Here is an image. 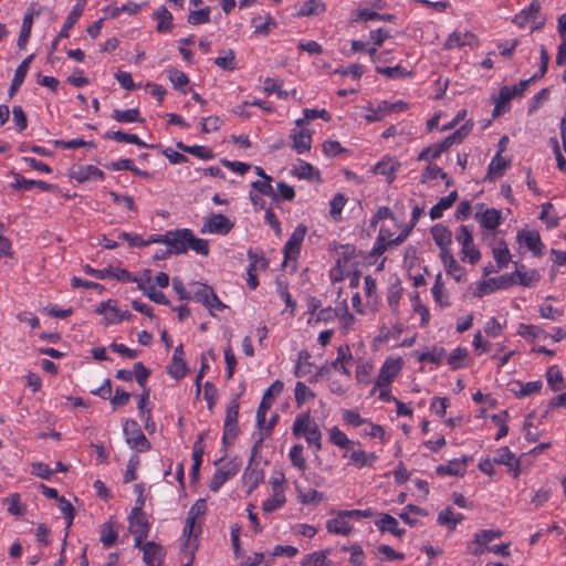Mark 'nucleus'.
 <instances>
[{"mask_svg": "<svg viewBox=\"0 0 566 566\" xmlns=\"http://www.w3.org/2000/svg\"><path fill=\"white\" fill-rule=\"evenodd\" d=\"M326 6L324 2L319 0H308L303 3L302 8L298 11V15L310 17V15H318L324 12Z\"/></svg>", "mask_w": 566, "mask_h": 566, "instance_id": "obj_40", "label": "nucleus"}, {"mask_svg": "<svg viewBox=\"0 0 566 566\" xmlns=\"http://www.w3.org/2000/svg\"><path fill=\"white\" fill-rule=\"evenodd\" d=\"M353 360V355L350 353L349 346L344 345L337 348V357L334 361H332L331 367L333 369H338L339 366L345 365Z\"/></svg>", "mask_w": 566, "mask_h": 566, "instance_id": "obj_52", "label": "nucleus"}, {"mask_svg": "<svg viewBox=\"0 0 566 566\" xmlns=\"http://www.w3.org/2000/svg\"><path fill=\"white\" fill-rule=\"evenodd\" d=\"M314 392L302 381L296 382L295 386V400L297 406L303 405L307 399L314 398Z\"/></svg>", "mask_w": 566, "mask_h": 566, "instance_id": "obj_54", "label": "nucleus"}, {"mask_svg": "<svg viewBox=\"0 0 566 566\" xmlns=\"http://www.w3.org/2000/svg\"><path fill=\"white\" fill-rule=\"evenodd\" d=\"M407 103L402 101H398L395 103H389L387 101L381 102L377 107H373L371 105L367 107L368 114L365 115V119L368 123L379 122L387 114L390 113H399L407 108Z\"/></svg>", "mask_w": 566, "mask_h": 566, "instance_id": "obj_7", "label": "nucleus"}, {"mask_svg": "<svg viewBox=\"0 0 566 566\" xmlns=\"http://www.w3.org/2000/svg\"><path fill=\"white\" fill-rule=\"evenodd\" d=\"M326 527L329 533L338 535H348L352 532V527L346 517L342 515V511L338 512L337 517L327 521Z\"/></svg>", "mask_w": 566, "mask_h": 566, "instance_id": "obj_32", "label": "nucleus"}, {"mask_svg": "<svg viewBox=\"0 0 566 566\" xmlns=\"http://www.w3.org/2000/svg\"><path fill=\"white\" fill-rule=\"evenodd\" d=\"M59 502H60V510L64 514V517L66 520V534H65V537L63 539V545H65L66 544V537H67V534H69L67 531H69V528L73 524V520H74V515H75V510H74L73 505L70 503V501H67L64 496H61L59 499Z\"/></svg>", "mask_w": 566, "mask_h": 566, "instance_id": "obj_42", "label": "nucleus"}, {"mask_svg": "<svg viewBox=\"0 0 566 566\" xmlns=\"http://www.w3.org/2000/svg\"><path fill=\"white\" fill-rule=\"evenodd\" d=\"M394 19V15L391 14H380L375 11H369L367 9L359 10L357 12V15L353 18L352 20L357 22L360 20L368 21V20H385V21H391Z\"/></svg>", "mask_w": 566, "mask_h": 566, "instance_id": "obj_49", "label": "nucleus"}, {"mask_svg": "<svg viewBox=\"0 0 566 566\" xmlns=\"http://www.w3.org/2000/svg\"><path fill=\"white\" fill-rule=\"evenodd\" d=\"M96 313L99 315H104V319L106 324H117L119 323V310L116 306V301L108 300L106 302H102L97 308Z\"/></svg>", "mask_w": 566, "mask_h": 566, "instance_id": "obj_25", "label": "nucleus"}, {"mask_svg": "<svg viewBox=\"0 0 566 566\" xmlns=\"http://www.w3.org/2000/svg\"><path fill=\"white\" fill-rule=\"evenodd\" d=\"M303 566H328V560L325 552H315L307 555L303 560Z\"/></svg>", "mask_w": 566, "mask_h": 566, "instance_id": "obj_61", "label": "nucleus"}, {"mask_svg": "<svg viewBox=\"0 0 566 566\" xmlns=\"http://www.w3.org/2000/svg\"><path fill=\"white\" fill-rule=\"evenodd\" d=\"M518 241L526 245L535 255L542 254L543 244L537 231H522L518 233Z\"/></svg>", "mask_w": 566, "mask_h": 566, "instance_id": "obj_24", "label": "nucleus"}, {"mask_svg": "<svg viewBox=\"0 0 566 566\" xmlns=\"http://www.w3.org/2000/svg\"><path fill=\"white\" fill-rule=\"evenodd\" d=\"M517 284L532 287L537 284L541 279L536 270H526L524 265L516 266Z\"/></svg>", "mask_w": 566, "mask_h": 566, "instance_id": "obj_30", "label": "nucleus"}, {"mask_svg": "<svg viewBox=\"0 0 566 566\" xmlns=\"http://www.w3.org/2000/svg\"><path fill=\"white\" fill-rule=\"evenodd\" d=\"M254 454L252 453L251 460L248 467L244 470L243 479L244 482L249 485V492H252L258 485L263 481L264 474L263 471L258 468V465H253Z\"/></svg>", "mask_w": 566, "mask_h": 566, "instance_id": "obj_23", "label": "nucleus"}, {"mask_svg": "<svg viewBox=\"0 0 566 566\" xmlns=\"http://www.w3.org/2000/svg\"><path fill=\"white\" fill-rule=\"evenodd\" d=\"M347 201V198L343 193H336L331 200L329 214L333 219L337 220L342 213V210Z\"/></svg>", "mask_w": 566, "mask_h": 566, "instance_id": "obj_57", "label": "nucleus"}, {"mask_svg": "<svg viewBox=\"0 0 566 566\" xmlns=\"http://www.w3.org/2000/svg\"><path fill=\"white\" fill-rule=\"evenodd\" d=\"M375 525L380 532H389L397 537H401L406 533L405 528L399 527L398 521L387 513L380 514V517L375 522Z\"/></svg>", "mask_w": 566, "mask_h": 566, "instance_id": "obj_18", "label": "nucleus"}, {"mask_svg": "<svg viewBox=\"0 0 566 566\" xmlns=\"http://www.w3.org/2000/svg\"><path fill=\"white\" fill-rule=\"evenodd\" d=\"M331 442L335 446L348 449L350 446L355 444V441H352L347 438V436L337 427H333L329 431Z\"/></svg>", "mask_w": 566, "mask_h": 566, "instance_id": "obj_44", "label": "nucleus"}, {"mask_svg": "<svg viewBox=\"0 0 566 566\" xmlns=\"http://www.w3.org/2000/svg\"><path fill=\"white\" fill-rule=\"evenodd\" d=\"M431 234L441 253L449 251L451 244V231L443 224L438 223L431 228Z\"/></svg>", "mask_w": 566, "mask_h": 566, "instance_id": "obj_19", "label": "nucleus"}, {"mask_svg": "<svg viewBox=\"0 0 566 566\" xmlns=\"http://www.w3.org/2000/svg\"><path fill=\"white\" fill-rule=\"evenodd\" d=\"M458 199V192L455 190L451 191L448 196L446 197H442L438 203H436L431 209H430V218L432 220H437L439 218L442 217L443 214V211L451 208L453 206V203L457 201Z\"/></svg>", "mask_w": 566, "mask_h": 566, "instance_id": "obj_26", "label": "nucleus"}, {"mask_svg": "<svg viewBox=\"0 0 566 566\" xmlns=\"http://www.w3.org/2000/svg\"><path fill=\"white\" fill-rule=\"evenodd\" d=\"M188 23L192 25H199L210 22V7L202 8L200 10H191L188 14Z\"/></svg>", "mask_w": 566, "mask_h": 566, "instance_id": "obj_46", "label": "nucleus"}, {"mask_svg": "<svg viewBox=\"0 0 566 566\" xmlns=\"http://www.w3.org/2000/svg\"><path fill=\"white\" fill-rule=\"evenodd\" d=\"M313 132L302 128L300 130L293 129L291 132L292 148L297 154H304L311 149Z\"/></svg>", "mask_w": 566, "mask_h": 566, "instance_id": "obj_12", "label": "nucleus"}, {"mask_svg": "<svg viewBox=\"0 0 566 566\" xmlns=\"http://www.w3.org/2000/svg\"><path fill=\"white\" fill-rule=\"evenodd\" d=\"M535 80H536V75H533L531 78L523 80L512 86L501 87L499 95H497V116L506 113L510 109V107L507 106V103L516 96H522L523 93L528 87L530 83Z\"/></svg>", "mask_w": 566, "mask_h": 566, "instance_id": "obj_1", "label": "nucleus"}, {"mask_svg": "<svg viewBox=\"0 0 566 566\" xmlns=\"http://www.w3.org/2000/svg\"><path fill=\"white\" fill-rule=\"evenodd\" d=\"M117 531L113 527L111 522L104 523L101 528L99 541L105 547H111L117 541Z\"/></svg>", "mask_w": 566, "mask_h": 566, "instance_id": "obj_43", "label": "nucleus"}, {"mask_svg": "<svg viewBox=\"0 0 566 566\" xmlns=\"http://www.w3.org/2000/svg\"><path fill=\"white\" fill-rule=\"evenodd\" d=\"M12 176L14 178V182L11 184V187H13L15 189L30 190L33 187H36L42 191H52L55 188V186L48 184L45 181H42V180L25 179L23 176H21L18 172H12Z\"/></svg>", "mask_w": 566, "mask_h": 566, "instance_id": "obj_15", "label": "nucleus"}, {"mask_svg": "<svg viewBox=\"0 0 566 566\" xmlns=\"http://www.w3.org/2000/svg\"><path fill=\"white\" fill-rule=\"evenodd\" d=\"M467 468V461L465 460H451L447 464L438 465L436 469V472L439 475H459L462 474L465 471Z\"/></svg>", "mask_w": 566, "mask_h": 566, "instance_id": "obj_33", "label": "nucleus"}, {"mask_svg": "<svg viewBox=\"0 0 566 566\" xmlns=\"http://www.w3.org/2000/svg\"><path fill=\"white\" fill-rule=\"evenodd\" d=\"M233 228V223L221 213H211L205 219L201 233L228 234Z\"/></svg>", "mask_w": 566, "mask_h": 566, "instance_id": "obj_8", "label": "nucleus"}, {"mask_svg": "<svg viewBox=\"0 0 566 566\" xmlns=\"http://www.w3.org/2000/svg\"><path fill=\"white\" fill-rule=\"evenodd\" d=\"M34 14H39V11L35 12V11H33L32 8H30L29 12L24 15V18L22 20V27H21L19 39H18V46L20 49H24L29 41Z\"/></svg>", "mask_w": 566, "mask_h": 566, "instance_id": "obj_31", "label": "nucleus"}, {"mask_svg": "<svg viewBox=\"0 0 566 566\" xmlns=\"http://www.w3.org/2000/svg\"><path fill=\"white\" fill-rule=\"evenodd\" d=\"M468 356V350L463 347L455 348L448 358V364L453 369H459L463 366V361Z\"/></svg>", "mask_w": 566, "mask_h": 566, "instance_id": "obj_55", "label": "nucleus"}, {"mask_svg": "<svg viewBox=\"0 0 566 566\" xmlns=\"http://www.w3.org/2000/svg\"><path fill=\"white\" fill-rule=\"evenodd\" d=\"M104 138L114 139L118 143H130L143 148H157V145L146 144L135 134L123 133L120 130L107 132Z\"/></svg>", "mask_w": 566, "mask_h": 566, "instance_id": "obj_22", "label": "nucleus"}, {"mask_svg": "<svg viewBox=\"0 0 566 566\" xmlns=\"http://www.w3.org/2000/svg\"><path fill=\"white\" fill-rule=\"evenodd\" d=\"M168 77L176 90H181L189 83L188 76L177 69L168 70Z\"/></svg>", "mask_w": 566, "mask_h": 566, "instance_id": "obj_56", "label": "nucleus"}, {"mask_svg": "<svg viewBox=\"0 0 566 566\" xmlns=\"http://www.w3.org/2000/svg\"><path fill=\"white\" fill-rule=\"evenodd\" d=\"M69 177L82 184L90 180H103L105 174L93 165H73L69 170Z\"/></svg>", "mask_w": 566, "mask_h": 566, "instance_id": "obj_9", "label": "nucleus"}, {"mask_svg": "<svg viewBox=\"0 0 566 566\" xmlns=\"http://www.w3.org/2000/svg\"><path fill=\"white\" fill-rule=\"evenodd\" d=\"M514 22L520 27L531 23L533 30L543 28L545 18L541 14V3L538 0H533L528 8L522 10L521 13L515 17Z\"/></svg>", "mask_w": 566, "mask_h": 566, "instance_id": "obj_2", "label": "nucleus"}, {"mask_svg": "<svg viewBox=\"0 0 566 566\" xmlns=\"http://www.w3.org/2000/svg\"><path fill=\"white\" fill-rule=\"evenodd\" d=\"M190 235V229H177L167 231L164 238H166V245L172 254H182L188 251Z\"/></svg>", "mask_w": 566, "mask_h": 566, "instance_id": "obj_5", "label": "nucleus"}, {"mask_svg": "<svg viewBox=\"0 0 566 566\" xmlns=\"http://www.w3.org/2000/svg\"><path fill=\"white\" fill-rule=\"evenodd\" d=\"M286 499L282 490H275V493L273 492V496L271 499H268L262 504V510L264 513H271L275 511L276 509L284 505Z\"/></svg>", "mask_w": 566, "mask_h": 566, "instance_id": "obj_41", "label": "nucleus"}, {"mask_svg": "<svg viewBox=\"0 0 566 566\" xmlns=\"http://www.w3.org/2000/svg\"><path fill=\"white\" fill-rule=\"evenodd\" d=\"M282 85L281 80L266 77L264 80V92L266 94L276 93L279 97H287V92L282 90Z\"/></svg>", "mask_w": 566, "mask_h": 566, "instance_id": "obj_51", "label": "nucleus"}, {"mask_svg": "<svg viewBox=\"0 0 566 566\" xmlns=\"http://www.w3.org/2000/svg\"><path fill=\"white\" fill-rule=\"evenodd\" d=\"M129 399L130 394L120 387H117L115 389V395L109 398L113 409L127 405Z\"/></svg>", "mask_w": 566, "mask_h": 566, "instance_id": "obj_62", "label": "nucleus"}, {"mask_svg": "<svg viewBox=\"0 0 566 566\" xmlns=\"http://www.w3.org/2000/svg\"><path fill=\"white\" fill-rule=\"evenodd\" d=\"M352 463L357 468L371 467L377 460L375 453H367L363 450H355L349 455Z\"/></svg>", "mask_w": 566, "mask_h": 566, "instance_id": "obj_37", "label": "nucleus"}, {"mask_svg": "<svg viewBox=\"0 0 566 566\" xmlns=\"http://www.w3.org/2000/svg\"><path fill=\"white\" fill-rule=\"evenodd\" d=\"M129 531L132 534H148L149 523L145 513L139 507H134L128 516Z\"/></svg>", "mask_w": 566, "mask_h": 566, "instance_id": "obj_14", "label": "nucleus"}, {"mask_svg": "<svg viewBox=\"0 0 566 566\" xmlns=\"http://www.w3.org/2000/svg\"><path fill=\"white\" fill-rule=\"evenodd\" d=\"M495 539V531L493 530H482L474 534V538L470 541L467 545V551L469 554L479 556L484 553L493 551L489 544Z\"/></svg>", "mask_w": 566, "mask_h": 566, "instance_id": "obj_6", "label": "nucleus"}, {"mask_svg": "<svg viewBox=\"0 0 566 566\" xmlns=\"http://www.w3.org/2000/svg\"><path fill=\"white\" fill-rule=\"evenodd\" d=\"M441 259L444 264L446 271L449 275L453 276L455 281H461L463 276V268L453 258L451 251L441 253Z\"/></svg>", "mask_w": 566, "mask_h": 566, "instance_id": "obj_27", "label": "nucleus"}, {"mask_svg": "<svg viewBox=\"0 0 566 566\" xmlns=\"http://www.w3.org/2000/svg\"><path fill=\"white\" fill-rule=\"evenodd\" d=\"M112 118L118 123H144V118L140 117L138 108L125 111L114 109Z\"/></svg>", "mask_w": 566, "mask_h": 566, "instance_id": "obj_34", "label": "nucleus"}, {"mask_svg": "<svg viewBox=\"0 0 566 566\" xmlns=\"http://www.w3.org/2000/svg\"><path fill=\"white\" fill-rule=\"evenodd\" d=\"M85 7V0H78L75 7L72 9L70 14L67 15L62 30L59 32V38H67L70 29L76 23L78 18L81 17Z\"/></svg>", "mask_w": 566, "mask_h": 566, "instance_id": "obj_29", "label": "nucleus"}, {"mask_svg": "<svg viewBox=\"0 0 566 566\" xmlns=\"http://www.w3.org/2000/svg\"><path fill=\"white\" fill-rule=\"evenodd\" d=\"M399 167L400 163L396 158L386 157L374 167V172L386 176L387 182L391 184Z\"/></svg>", "mask_w": 566, "mask_h": 566, "instance_id": "obj_20", "label": "nucleus"}, {"mask_svg": "<svg viewBox=\"0 0 566 566\" xmlns=\"http://www.w3.org/2000/svg\"><path fill=\"white\" fill-rule=\"evenodd\" d=\"M124 434L126 436V442L139 451L144 452L150 449V443L140 431L138 423L135 420L128 419L125 421L123 427Z\"/></svg>", "mask_w": 566, "mask_h": 566, "instance_id": "obj_4", "label": "nucleus"}, {"mask_svg": "<svg viewBox=\"0 0 566 566\" xmlns=\"http://www.w3.org/2000/svg\"><path fill=\"white\" fill-rule=\"evenodd\" d=\"M188 249H191L201 255L209 254L208 241L206 239L196 238L192 232L188 242Z\"/></svg>", "mask_w": 566, "mask_h": 566, "instance_id": "obj_58", "label": "nucleus"}, {"mask_svg": "<svg viewBox=\"0 0 566 566\" xmlns=\"http://www.w3.org/2000/svg\"><path fill=\"white\" fill-rule=\"evenodd\" d=\"M143 559L147 566H154L156 560L158 565H160L165 556L163 546L155 542H146L143 546Z\"/></svg>", "mask_w": 566, "mask_h": 566, "instance_id": "obj_17", "label": "nucleus"}, {"mask_svg": "<svg viewBox=\"0 0 566 566\" xmlns=\"http://www.w3.org/2000/svg\"><path fill=\"white\" fill-rule=\"evenodd\" d=\"M33 57H34V54L29 55L17 67L14 76H13V80H12V83H11L10 88H9V95L11 97L15 94V92L22 85V83H23V81L25 78V75H27V73H28V71L30 69V64H31Z\"/></svg>", "mask_w": 566, "mask_h": 566, "instance_id": "obj_21", "label": "nucleus"}, {"mask_svg": "<svg viewBox=\"0 0 566 566\" xmlns=\"http://www.w3.org/2000/svg\"><path fill=\"white\" fill-rule=\"evenodd\" d=\"M214 64L224 71H234L237 69L235 53L229 49L224 56L214 59Z\"/></svg>", "mask_w": 566, "mask_h": 566, "instance_id": "obj_45", "label": "nucleus"}, {"mask_svg": "<svg viewBox=\"0 0 566 566\" xmlns=\"http://www.w3.org/2000/svg\"><path fill=\"white\" fill-rule=\"evenodd\" d=\"M132 373H133V377L136 378V381L138 382V385L140 387L146 388L145 386H146L147 379L150 375L149 369L146 368L142 361H138V363L134 364V370Z\"/></svg>", "mask_w": 566, "mask_h": 566, "instance_id": "obj_59", "label": "nucleus"}, {"mask_svg": "<svg viewBox=\"0 0 566 566\" xmlns=\"http://www.w3.org/2000/svg\"><path fill=\"white\" fill-rule=\"evenodd\" d=\"M155 18L158 20L156 30L159 33H165L171 30L172 28V14L168 9L161 6L156 12Z\"/></svg>", "mask_w": 566, "mask_h": 566, "instance_id": "obj_35", "label": "nucleus"}, {"mask_svg": "<svg viewBox=\"0 0 566 566\" xmlns=\"http://www.w3.org/2000/svg\"><path fill=\"white\" fill-rule=\"evenodd\" d=\"M307 228L304 224H300L295 228L290 239L284 245V263L289 260L295 261L297 255L300 254L301 244L305 238Z\"/></svg>", "mask_w": 566, "mask_h": 566, "instance_id": "obj_10", "label": "nucleus"}, {"mask_svg": "<svg viewBox=\"0 0 566 566\" xmlns=\"http://www.w3.org/2000/svg\"><path fill=\"white\" fill-rule=\"evenodd\" d=\"M239 402L234 399L227 408L224 426H223V444H231L239 433L238 427Z\"/></svg>", "mask_w": 566, "mask_h": 566, "instance_id": "obj_3", "label": "nucleus"}, {"mask_svg": "<svg viewBox=\"0 0 566 566\" xmlns=\"http://www.w3.org/2000/svg\"><path fill=\"white\" fill-rule=\"evenodd\" d=\"M167 371L170 376L176 379H181L187 374V366L184 358H172L171 363L167 367Z\"/></svg>", "mask_w": 566, "mask_h": 566, "instance_id": "obj_47", "label": "nucleus"}, {"mask_svg": "<svg viewBox=\"0 0 566 566\" xmlns=\"http://www.w3.org/2000/svg\"><path fill=\"white\" fill-rule=\"evenodd\" d=\"M401 366L402 360L400 358L387 359L379 371L373 392L377 388L388 387L389 384L396 378V376L400 371Z\"/></svg>", "mask_w": 566, "mask_h": 566, "instance_id": "obj_11", "label": "nucleus"}, {"mask_svg": "<svg viewBox=\"0 0 566 566\" xmlns=\"http://www.w3.org/2000/svg\"><path fill=\"white\" fill-rule=\"evenodd\" d=\"M546 380L554 391H559L564 387V378L557 366H552L547 369Z\"/></svg>", "mask_w": 566, "mask_h": 566, "instance_id": "obj_39", "label": "nucleus"}, {"mask_svg": "<svg viewBox=\"0 0 566 566\" xmlns=\"http://www.w3.org/2000/svg\"><path fill=\"white\" fill-rule=\"evenodd\" d=\"M315 424H316L315 421H313L311 419L308 413L298 415L293 423V428H292L293 434L297 438L302 437L306 432H308V430H311L312 426H315Z\"/></svg>", "mask_w": 566, "mask_h": 566, "instance_id": "obj_38", "label": "nucleus"}, {"mask_svg": "<svg viewBox=\"0 0 566 566\" xmlns=\"http://www.w3.org/2000/svg\"><path fill=\"white\" fill-rule=\"evenodd\" d=\"M237 473V470L235 469H230V470H222V469H218L211 481H210V484H209V489L210 491L212 492H217L220 490V488L230 479L232 478L233 475H235Z\"/></svg>", "mask_w": 566, "mask_h": 566, "instance_id": "obj_36", "label": "nucleus"}, {"mask_svg": "<svg viewBox=\"0 0 566 566\" xmlns=\"http://www.w3.org/2000/svg\"><path fill=\"white\" fill-rule=\"evenodd\" d=\"M475 219L489 230H495V208L484 209V205H476Z\"/></svg>", "mask_w": 566, "mask_h": 566, "instance_id": "obj_28", "label": "nucleus"}, {"mask_svg": "<svg viewBox=\"0 0 566 566\" xmlns=\"http://www.w3.org/2000/svg\"><path fill=\"white\" fill-rule=\"evenodd\" d=\"M497 464H503L507 468V472L513 476L517 478L521 474L520 459L512 453L507 447L501 448L497 451Z\"/></svg>", "mask_w": 566, "mask_h": 566, "instance_id": "obj_13", "label": "nucleus"}, {"mask_svg": "<svg viewBox=\"0 0 566 566\" xmlns=\"http://www.w3.org/2000/svg\"><path fill=\"white\" fill-rule=\"evenodd\" d=\"M290 459L294 467L300 470H304L306 468V461L303 457V446L295 444L290 451Z\"/></svg>", "mask_w": 566, "mask_h": 566, "instance_id": "obj_60", "label": "nucleus"}, {"mask_svg": "<svg viewBox=\"0 0 566 566\" xmlns=\"http://www.w3.org/2000/svg\"><path fill=\"white\" fill-rule=\"evenodd\" d=\"M196 285L198 286V290L193 293V297L203 305H209V298L212 295L213 289L200 283H197Z\"/></svg>", "mask_w": 566, "mask_h": 566, "instance_id": "obj_64", "label": "nucleus"}, {"mask_svg": "<svg viewBox=\"0 0 566 566\" xmlns=\"http://www.w3.org/2000/svg\"><path fill=\"white\" fill-rule=\"evenodd\" d=\"M271 181H272V178H266L263 180L253 181L251 186L253 189L259 191L261 195L269 196L273 200H277V195L274 192Z\"/></svg>", "mask_w": 566, "mask_h": 566, "instance_id": "obj_50", "label": "nucleus"}, {"mask_svg": "<svg viewBox=\"0 0 566 566\" xmlns=\"http://www.w3.org/2000/svg\"><path fill=\"white\" fill-rule=\"evenodd\" d=\"M476 42V38L471 32L461 33L458 31L452 32L443 44L444 50H451L461 46H472Z\"/></svg>", "mask_w": 566, "mask_h": 566, "instance_id": "obj_16", "label": "nucleus"}, {"mask_svg": "<svg viewBox=\"0 0 566 566\" xmlns=\"http://www.w3.org/2000/svg\"><path fill=\"white\" fill-rule=\"evenodd\" d=\"M310 357H311V355L307 350L300 352L298 361H297V365H296L295 371H294L296 377H303L310 373V369H308L311 367V364L308 363Z\"/></svg>", "mask_w": 566, "mask_h": 566, "instance_id": "obj_53", "label": "nucleus"}, {"mask_svg": "<svg viewBox=\"0 0 566 566\" xmlns=\"http://www.w3.org/2000/svg\"><path fill=\"white\" fill-rule=\"evenodd\" d=\"M431 291H432V295H433L434 301L441 307H444V306L449 305L448 297L443 295V282H442L441 274H438L436 276V282H434Z\"/></svg>", "mask_w": 566, "mask_h": 566, "instance_id": "obj_48", "label": "nucleus"}, {"mask_svg": "<svg viewBox=\"0 0 566 566\" xmlns=\"http://www.w3.org/2000/svg\"><path fill=\"white\" fill-rule=\"evenodd\" d=\"M437 177L447 178V174L436 165H428L421 175L420 181L426 184L428 180L436 179Z\"/></svg>", "mask_w": 566, "mask_h": 566, "instance_id": "obj_63", "label": "nucleus"}]
</instances>
